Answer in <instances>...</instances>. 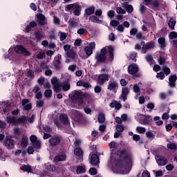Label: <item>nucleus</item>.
I'll return each mask as SVG.
<instances>
[{"label":"nucleus","mask_w":177,"mask_h":177,"mask_svg":"<svg viewBox=\"0 0 177 177\" xmlns=\"http://www.w3.org/2000/svg\"><path fill=\"white\" fill-rule=\"evenodd\" d=\"M95 60L96 64H102V63H106V62H113L114 60V48L111 46H108V58L107 48H102L100 52L96 53Z\"/></svg>","instance_id":"nucleus-1"},{"label":"nucleus","mask_w":177,"mask_h":177,"mask_svg":"<svg viewBox=\"0 0 177 177\" xmlns=\"http://www.w3.org/2000/svg\"><path fill=\"white\" fill-rule=\"evenodd\" d=\"M115 156H119V158H115L114 160L115 167L119 171L124 168V161H131V153H129L128 149L125 148L122 150H118L115 152Z\"/></svg>","instance_id":"nucleus-2"},{"label":"nucleus","mask_w":177,"mask_h":177,"mask_svg":"<svg viewBox=\"0 0 177 177\" xmlns=\"http://www.w3.org/2000/svg\"><path fill=\"white\" fill-rule=\"evenodd\" d=\"M69 97H71L73 103L78 104V106H82V104H84V100L91 99V95L89 93L75 90L69 94Z\"/></svg>","instance_id":"nucleus-3"},{"label":"nucleus","mask_w":177,"mask_h":177,"mask_svg":"<svg viewBox=\"0 0 177 177\" xmlns=\"http://www.w3.org/2000/svg\"><path fill=\"white\" fill-rule=\"evenodd\" d=\"M65 10L69 13H73L75 16H80L81 10H82V6L80 5V3L68 4L65 6Z\"/></svg>","instance_id":"nucleus-4"},{"label":"nucleus","mask_w":177,"mask_h":177,"mask_svg":"<svg viewBox=\"0 0 177 177\" xmlns=\"http://www.w3.org/2000/svg\"><path fill=\"white\" fill-rule=\"evenodd\" d=\"M63 142V137L61 135L55 134L48 140L50 147H57Z\"/></svg>","instance_id":"nucleus-5"},{"label":"nucleus","mask_w":177,"mask_h":177,"mask_svg":"<svg viewBox=\"0 0 177 177\" xmlns=\"http://www.w3.org/2000/svg\"><path fill=\"white\" fill-rule=\"evenodd\" d=\"M15 140L13 138L6 137L4 141H3V146L7 149L8 150H12L15 149Z\"/></svg>","instance_id":"nucleus-6"},{"label":"nucleus","mask_w":177,"mask_h":177,"mask_svg":"<svg viewBox=\"0 0 177 177\" xmlns=\"http://www.w3.org/2000/svg\"><path fill=\"white\" fill-rule=\"evenodd\" d=\"M138 71H139V67L136 64H131L128 66V73L133 77H139L138 75Z\"/></svg>","instance_id":"nucleus-7"},{"label":"nucleus","mask_w":177,"mask_h":177,"mask_svg":"<svg viewBox=\"0 0 177 177\" xmlns=\"http://www.w3.org/2000/svg\"><path fill=\"white\" fill-rule=\"evenodd\" d=\"M15 50L18 55H24L25 56H30V55H31V53H30L28 50H26V48L21 45L16 46Z\"/></svg>","instance_id":"nucleus-8"},{"label":"nucleus","mask_w":177,"mask_h":177,"mask_svg":"<svg viewBox=\"0 0 177 177\" xmlns=\"http://www.w3.org/2000/svg\"><path fill=\"white\" fill-rule=\"evenodd\" d=\"M74 121L76 122H85V118L82 115L81 112L76 111L73 113Z\"/></svg>","instance_id":"nucleus-9"},{"label":"nucleus","mask_w":177,"mask_h":177,"mask_svg":"<svg viewBox=\"0 0 177 177\" xmlns=\"http://www.w3.org/2000/svg\"><path fill=\"white\" fill-rule=\"evenodd\" d=\"M155 158L158 165L161 167H164V165H167V164H168V159L162 156L156 155Z\"/></svg>","instance_id":"nucleus-10"},{"label":"nucleus","mask_w":177,"mask_h":177,"mask_svg":"<svg viewBox=\"0 0 177 177\" xmlns=\"http://www.w3.org/2000/svg\"><path fill=\"white\" fill-rule=\"evenodd\" d=\"M37 22L38 23L39 26H46V24H48V19L42 13H39L37 15Z\"/></svg>","instance_id":"nucleus-11"},{"label":"nucleus","mask_w":177,"mask_h":177,"mask_svg":"<svg viewBox=\"0 0 177 177\" xmlns=\"http://www.w3.org/2000/svg\"><path fill=\"white\" fill-rule=\"evenodd\" d=\"M30 140L32 144V146L35 149H39L41 147V142L38 140L37 136L32 135L30 137Z\"/></svg>","instance_id":"nucleus-12"},{"label":"nucleus","mask_w":177,"mask_h":177,"mask_svg":"<svg viewBox=\"0 0 177 177\" xmlns=\"http://www.w3.org/2000/svg\"><path fill=\"white\" fill-rule=\"evenodd\" d=\"M60 60H62V55L58 54L57 58H55L53 61V66L55 70H57V71H59L62 68V62H60Z\"/></svg>","instance_id":"nucleus-13"},{"label":"nucleus","mask_w":177,"mask_h":177,"mask_svg":"<svg viewBox=\"0 0 177 177\" xmlns=\"http://www.w3.org/2000/svg\"><path fill=\"white\" fill-rule=\"evenodd\" d=\"M109 73L100 74L98 76L97 84L99 85H104V82H106V81H109Z\"/></svg>","instance_id":"nucleus-14"},{"label":"nucleus","mask_w":177,"mask_h":177,"mask_svg":"<svg viewBox=\"0 0 177 177\" xmlns=\"http://www.w3.org/2000/svg\"><path fill=\"white\" fill-rule=\"evenodd\" d=\"M128 95H129V87H123L122 88V93L120 95L122 100H123L124 102H127V100L128 99Z\"/></svg>","instance_id":"nucleus-15"},{"label":"nucleus","mask_w":177,"mask_h":177,"mask_svg":"<svg viewBox=\"0 0 177 177\" xmlns=\"http://www.w3.org/2000/svg\"><path fill=\"white\" fill-rule=\"evenodd\" d=\"M107 89L109 91H116V89H118V83H117V81H109Z\"/></svg>","instance_id":"nucleus-16"},{"label":"nucleus","mask_w":177,"mask_h":177,"mask_svg":"<svg viewBox=\"0 0 177 177\" xmlns=\"http://www.w3.org/2000/svg\"><path fill=\"white\" fill-rule=\"evenodd\" d=\"M67 160V156L64 153L57 155L53 158L54 162H60L62 161H66Z\"/></svg>","instance_id":"nucleus-17"},{"label":"nucleus","mask_w":177,"mask_h":177,"mask_svg":"<svg viewBox=\"0 0 177 177\" xmlns=\"http://www.w3.org/2000/svg\"><path fill=\"white\" fill-rule=\"evenodd\" d=\"M99 162H100L99 156H97V154L96 153H93L91 158V164L96 167V165H99Z\"/></svg>","instance_id":"nucleus-18"},{"label":"nucleus","mask_w":177,"mask_h":177,"mask_svg":"<svg viewBox=\"0 0 177 177\" xmlns=\"http://www.w3.org/2000/svg\"><path fill=\"white\" fill-rule=\"evenodd\" d=\"M59 121L64 125H68L70 122L68 121V116L64 113H61L59 115Z\"/></svg>","instance_id":"nucleus-19"},{"label":"nucleus","mask_w":177,"mask_h":177,"mask_svg":"<svg viewBox=\"0 0 177 177\" xmlns=\"http://www.w3.org/2000/svg\"><path fill=\"white\" fill-rule=\"evenodd\" d=\"M37 26L38 24H37V22H35V21H32L28 25L26 26L25 30L26 31V32H30L32 31V28H35V27H37Z\"/></svg>","instance_id":"nucleus-20"},{"label":"nucleus","mask_w":177,"mask_h":177,"mask_svg":"<svg viewBox=\"0 0 177 177\" xmlns=\"http://www.w3.org/2000/svg\"><path fill=\"white\" fill-rule=\"evenodd\" d=\"M62 87L64 92H67V91H70L71 86L70 85V80H67L62 82Z\"/></svg>","instance_id":"nucleus-21"},{"label":"nucleus","mask_w":177,"mask_h":177,"mask_svg":"<svg viewBox=\"0 0 177 177\" xmlns=\"http://www.w3.org/2000/svg\"><path fill=\"white\" fill-rule=\"evenodd\" d=\"M151 121H153L151 116L147 115L144 118L140 120V124H142V125H146V124H150Z\"/></svg>","instance_id":"nucleus-22"},{"label":"nucleus","mask_w":177,"mask_h":177,"mask_svg":"<svg viewBox=\"0 0 177 177\" xmlns=\"http://www.w3.org/2000/svg\"><path fill=\"white\" fill-rule=\"evenodd\" d=\"M21 171L27 172V174H32V168L30 165H24L20 167Z\"/></svg>","instance_id":"nucleus-23"},{"label":"nucleus","mask_w":177,"mask_h":177,"mask_svg":"<svg viewBox=\"0 0 177 177\" xmlns=\"http://www.w3.org/2000/svg\"><path fill=\"white\" fill-rule=\"evenodd\" d=\"M122 6L125 9L127 13H132V12H133V6H132V5H129L127 2L123 3Z\"/></svg>","instance_id":"nucleus-24"},{"label":"nucleus","mask_w":177,"mask_h":177,"mask_svg":"<svg viewBox=\"0 0 177 177\" xmlns=\"http://www.w3.org/2000/svg\"><path fill=\"white\" fill-rule=\"evenodd\" d=\"M177 77L176 75H171L169 78V84L171 88H175Z\"/></svg>","instance_id":"nucleus-25"},{"label":"nucleus","mask_w":177,"mask_h":177,"mask_svg":"<svg viewBox=\"0 0 177 177\" xmlns=\"http://www.w3.org/2000/svg\"><path fill=\"white\" fill-rule=\"evenodd\" d=\"M7 123L12 125H17V119L15 116L9 115L7 116Z\"/></svg>","instance_id":"nucleus-26"},{"label":"nucleus","mask_w":177,"mask_h":177,"mask_svg":"<svg viewBox=\"0 0 177 177\" xmlns=\"http://www.w3.org/2000/svg\"><path fill=\"white\" fill-rule=\"evenodd\" d=\"M22 124L23 127H24V125L27 124V116L22 115L17 119V124Z\"/></svg>","instance_id":"nucleus-27"},{"label":"nucleus","mask_w":177,"mask_h":177,"mask_svg":"<svg viewBox=\"0 0 177 177\" xmlns=\"http://www.w3.org/2000/svg\"><path fill=\"white\" fill-rule=\"evenodd\" d=\"M74 154L75 156H77V157H80V158H82V157H84V151L80 147L75 148Z\"/></svg>","instance_id":"nucleus-28"},{"label":"nucleus","mask_w":177,"mask_h":177,"mask_svg":"<svg viewBox=\"0 0 177 177\" xmlns=\"http://www.w3.org/2000/svg\"><path fill=\"white\" fill-rule=\"evenodd\" d=\"M67 57L69 59H72L73 60H75L77 58V52L73 50H70L69 51L66 53Z\"/></svg>","instance_id":"nucleus-29"},{"label":"nucleus","mask_w":177,"mask_h":177,"mask_svg":"<svg viewBox=\"0 0 177 177\" xmlns=\"http://www.w3.org/2000/svg\"><path fill=\"white\" fill-rule=\"evenodd\" d=\"M68 24L71 28H77L78 27V22L75 21V19H70L68 21Z\"/></svg>","instance_id":"nucleus-30"},{"label":"nucleus","mask_w":177,"mask_h":177,"mask_svg":"<svg viewBox=\"0 0 177 177\" xmlns=\"http://www.w3.org/2000/svg\"><path fill=\"white\" fill-rule=\"evenodd\" d=\"M85 13L87 16H91V15H93L95 13V6H90L85 10Z\"/></svg>","instance_id":"nucleus-31"},{"label":"nucleus","mask_w":177,"mask_h":177,"mask_svg":"<svg viewBox=\"0 0 177 177\" xmlns=\"http://www.w3.org/2000/svg\"><path fill=\"white\" fill-rule=\"evenodd\" d=\"M154 48V42L149 41L142 46V50H147V49H153Z\"/></svg>","instance_id":"nucleus-32"},{"label":"nucleus","mask_w":177,"mask_h":177,"mask_svg":"<svg viewBox=\"0 0 177 177\" xmlns=\"http://www.w3.org/2000/svg\"><path fill=\"white\" fill-rule=\"evenodd\" d=\"M158 42L160 44V48L164 49L167 46V43H165V38L160 37L158 39Z\"/></svg>","instance_id":"nucleus-33"},{"label":"nucleus","mask_w":177,"mask_h":177,"mask_svg":"<svg viewBox=\"0 0 177 177\" xmlns=\"http://www.w3.org/2000/svg\"><path fill=\"white\" fill-rule=\"evenodd\" d=\"M175 24H176V21H175L174 18H171L169 20L168 26L171 30H175Z\"/></svg>","instance_id":"nucleus-34"},{"label":"nucleus","mask_w":177,"mask_h":177,"mask_svg":"<svg viewBox=\"0 0 177 177\" xmlns=\"http://www.w3.org/2000/svg\"><path fill=\"white\" fill-rule=\"evenodd\" d=\"M97 121L100 124H103L106 121L104 113H100L98 115Z\"/></svg>","instance_id":"nucleus-35"},{"label":"nucleus","mask_w":177,"mask_h":177,"mask_svg":"<svg viewBox=\"0 0 177 177\" xmlns=\"http://www.w3.org/2000/svg\"><path fill=\"white\" fill-rule=\"evenodd\" d=\"M86 171V170L84 169V167L82 166L77 167L76 174H77V175H80V174H85Z\"/></svg>","instance_id":"nucleus-36"},{"label":"nucleus","mask_w":177,"mask_h":177,"mask_svg":"<svg viewBox=\"0 0 177 177\" xmlns=\"http://www.w3.org/2000/svg\"><path fill=\"white\" fill-rule=\"evenodd\" d=\"M62 83H58L53 85V91L57 93L62 91Z\"/></svg>","instance_id":"nucleus-37"},{"label":"nucleus","mask_w":177,"mask_h":177,"mask_svg":"<svg viewBox=\"0 0 177 177\" xmlns=\"http://www.w3.org/2000/svg\"><path fill=\"white\" fill-rule=\"evenodd\" d=\"M84 51H85V53H86L87 57H89V56H91V55H92V53H93V50L89 46H86L84 48Z\"/></svg>","instance_id":"nucleus-38"},{"label":"nucleus","mask_w":177,"mask_h":177,"mask_svg":"<svg viewBox=\"0 0 177 177\" xmlns=\"http://www.w3.org/2000/svg\"><path fill=\"white\" fill-rule=\"evenodd\" d=\"M42 34H41L39 31L35 32V38L37 39V41H41V39H42Z\"/></svg>","instance_id":"nucleus-39"},{"label":"nucleus","mask_w":177,"mask_h":177,"mask_svg":"<svg viewBox=\"0 0 177 177\" xmlns=\"http://www.w3.org/2000/svg\"><path fill=\"white\" fill-rule=\"evenodd\" d=\"M167 147L169 149V150H176L177 145L175 143L167 144Z\"/></svg>","instance_id":"nucleus-40"},{"label":"nucleus","mask_w":177,"mask_h":177,"mask_svg":"<svg viewBox=\"0 0 177 177\" xmlns=\"http://www.w3.org/2000/svg\"><path fill=\"white\" fill-rule=\"evenodd\" d=\"M151 5L152 8L157 9L160 6V2H158V0H154L151 1Z\"/></svg>","instance_id":"nucleus-41"},{"label":"nucleus","mask_w":177,"mask_h":177,"mask_svg":"<svg viewBox=\"0 0 177 177\" xmlns=\"http://www.w3.org/2000/svg\"><path fill=\"white\" fill-rule=\"evenodd\" d=\"M158 63H159V64L160 66H164V64H165V62H167V58L162 57H160L158 59Z\"/></svg>","instance_id":"nucleus-42"},{"label":"nucleus","mask_w":177,"mask_h":177,"mask_svg":"<svg viewBox=\"0 0 177 177\" xmlns=\"http://www.w3.org/2000/svg\"><path fill=\"white\" fill-rule=\"evenodd\" d=\"M136 39H139L140 41H142V39H146V37H143V34L142 32H137L136 35Z\"/></svg>","instance_id":"nucleus-43"},{"label":"nucleus","mask_w":177,"mask_h":177,"mask_svg":"<svg viewBox=\"0 0 177 177\" xmlns=\"http://www.w3.org/2000/svg\"><path fill=\"white\" fill-rule=\"evenodd\" d=\"M28 145V139L27 138H23L21 142V146L22 147H26Z\"/></svg>","instance_id":"nucleus-44"},{"label":"nucleus","mask_w":177,"mask_h":177,"mask_svg":"<svg viewBox=\"0 0 177 177\" xmlns=\"http://www.w3.org/2000/svg\"><path fill=\"white\" fill-rule=\"evenodd\" d=\"M138 56V53L136 52H132L130 53L129 57L133 60V62H136V57Z\"/></svg>","instance_id":"nucleus-45"},{"label":"nucleus","mask_w":177,"mask_h":177,"mask_svg":"<svg viewBox=\"0 0 177 177\" xmlns=\"http://www.w3.org/2000/svg\"><path fill=\"white\" fill-rule=\"evenodd\" d=\"M146 136L148 138V139H151L152 140L156 138V136L153 135L151 131H147Z\"/></svg>","instance_id":"nucleus-46"},{"label":"nucleus","mask_w":177,"mask_h":177,"mask_svg":"<svg viewBox=\"0 0 177 177\" xmlns=\"http://www.w3.org/2000/svg\"><path fill=\"white\" fill-rule=\"evenodd\" d=\"M36 107H37L38 109H40L41 107H44V100H37L36 102Z\"/></svg>","instance_id":"nucleus-47"},{"label":"nucleus","mask_w":177,"mask_h":177,"mask_svg":"<svg viewBox=\"0 0 177 177\" xmlns=\"http://www.w3.org/2000/svg\"><path fill=\"white\" fill-rule=\"evenodd\" d=\"M136 131H138L139 133H145V132H146V128L142 127H137Z\"/></svg>","instance_id":"nucleus-48"},{"label":"nucleus","mask_w":177,"mask_h":177,"mask_svg":"<svg viewBox=\"0 0 177 177\" xmlns=\"http://www.w3.org/2000/svg\"><path fill=\"white\" fill-rule=\"evenodd\" d=\"M89 20H91L92 23H97V21H99V18L95 15H92L90 17Z\"/></svg>","instance_id":"nucleus-49"},{"label":"nucleus","mask_w":177,"mask_h":177,"mask_svg":"<svg viewBox=\"0 0 177 177\" xmlns=\"http://www.w3.org/2000/svg\"><path fill=\"white\" fill-rule=\"evenodd\" d=\"M44 96L46 97H50V96H52V90L48 89V90H46L44 92Z\"/></svg>","instance_id":"nucleus-50"},{"label":"nucleus","mask_w":177,"mask_h":177,"mask_svg":"<svg viewBox=\"0 0 177 177\" xmlns=\"http://www.w3.org/2000/svg\"><path fill=\"white\" fill-rule=\"evenodd\" d=\"M169 37L170 39H174V38H177V32L175 31L171 32L169 35Z\"/></svg>","instance_id":"nucleus-51"},{"label":"nucleus","mask_w":177,"mask_h":177,"mask_svg":"<svg viewBox=\"0 0 177 177\" xmlns=\"http://www.w3.org/2000/svg\"><path fill=\"white\" fill-rule=\"evenodd\" d=\"M26 77L28 78H34V71L31 70L28 71L26 73Z\"/></svg>","instance_id":"nucleus-52"},{"label":"nucleus","mask_w":177,"mask_h":177,"mask_svg":"<svg viewBox=\"0 0 177 177\" xmlns=\"http://www.w3.org/2000/svg\"><path fill=\"white\" fill-rule=\"evenodd\" d=\"M119 24H120V21L114 20V19L111 20V23H110V25L112 27H117V26H119Z\"/></svg>","instance_id":"nucleus-53"},{"label":"nucleus","mask_w":177,"mask_h":177,"mask_svg":"<svg viewBox=\"0 0 177 177\" xmlns=\"http://www.w3.org/2000/svg\"><path fill=\"white\" fill-rule=\"evenodd\" d=\"M125 129L124 128V126L121 125V124H118L116 125V131L118 132H124V130Z\"/></svg>","instance_id":"nucleus-54"},{"label":"nucleus","mask_w":177,"mask_h":177,"mask_svg":"<svg viewBox=\"0 0 177 177\" xmlns=\"http://www.w3.org/2000/svg\"><path fill=\"white\" fill-rule=\"evenodd\" d=\"M107 15L110 19H114V15H115V12H114L113 10H111L108 11Z\"/></svg>","instance_id":"nucleus-55"},{"label":"nucleus","mask_w":177,"mask_h":177,"mask_svg":"<svg viewBox=\"0 0 177 177\" xmlns=\"http://www.w3.org/2000/svg\"><path fill=\"white\" fill-rule=\"evenodd\" d=\"M37 57L39 59H44V57H45V52L39 51V53L37 55Z\"/></svg>","instance_id":"nucleus-56"},{"label":"nucleus","mask_w":177,"mask_h":177,"mask_svg":"<svg viewBox=\"0 0 177 177\" xmlns=\"http://www.w3.org/2000/svg\"><path fill=\"white\" fill-rule=\"evenodd\" d=\"M66 38H67V35L63 32H61L59 35L60 41H63L66 39Z\"/></svg>","instance_id":"nucleus-57"},{"label":"nucleus","mask_w":177,"mask_h":177,"mask_svg":"<svg viewBox=\"0 0 177 177\" xmlns=\"http://www.w3.org/2000/svg\"><path fill=\"white\" fill-rule=\"evenodd\" d=\"M81 44H82V40L81 39H77L75 41L73 45H74L75 46H81Z\"/></svg>","instance_id":"nucleus-58"},{"label":"nucleus","mask_w":177,"mask_h":177,"mask_svg":"<svg viewBox=\"0 0 177 177\" xmlns=\"http://www.w3.org/2000/svg\"><path fill=\"white\" fill-rule=\"evenodd\" d=\"M133 92H135V93H140V88H139L138 84H134Z\"/></svg>","instance_id":"nucleus-59"},{"label":"nucleus","mask_w":177,"mask_h":177,"mask_svg":"<svg viewBox=\"0 0 177 177\" xmlns=\"http://www.w3.org/2000/svg\"><path fill=\"white\" fill-rule=\"evenodd\" d=\"M156 78H160V80H164L165 78V75H164L163 72H160L156 74Z\"/></svg>","instance_id":"nucleus-60"},{"label":"nucleus","mask_w":177,"mask_h":177,"mask_svg":"<svg viewBox=\"0 0 177 177\" xmlns=\"http://www.w3.org/2000/svg\"><path fill=\"white\" fill-rule=\"evenodd\" d=\"M43 129L45 132H47V133H49V132H52V128H50V126L46 125L43 127Z\"/></svg>","instance_id":"nucleus-61"},{"label":"nucleus","mask_w":177,"mask_h":177,"mask_svg":"<svg viewBox=\"0 0 177 177\" xmlns=\"http://www.w3.org/2000/svg\"><path fill=\"white\" fill-rule=\"evenodd\" d=\"M138 34V28H133L130 30V35H136Z\"/></svg>","instance_id":"nucleus-62"},{"label":"nucleus","mask_w":177,"mask_h":177,"mask_svg":"<svg viewBox=\"0 0 177 177\" xmlns=\"http://www.w3.org/2000/svg\"><path fill=\"white\" fill-rule=\"evenodd\" d=\"M89 172L91 175H96V174H97V170L95 167H91L89 169Z\"/></svg>","instance_id":"nucleus-63"},{"label":"nucleus","mask_w":177,"mask_h":177,"mask_svg":"<svg viewBox=\"0 0 177 177\" xmlns=\"http://www.w3.org/2000/svg\"><path fill=\"white\" fill-rule=\"evenodd\" d=\"M53 23L54 24H56V26L60 25V19H59L57 17H54Z\"/></svg>","instance_id":"nucleus-64"}]
</instances>
